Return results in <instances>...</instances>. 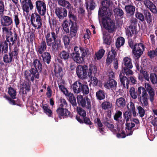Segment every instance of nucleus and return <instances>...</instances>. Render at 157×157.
<instances>
[{
	"mask_svg": "<svg viewBox=\"0 0 157 157\" xmlns=\"http://www.w3.org/2000/svg\"><path fill=\"white\" fill-rule=\"evenodd\" d=\"M97 67L92 64H90L88 67L86 65H79L76 68V73L78 77L81 79H86L89 78H91L93 75L97 73Z\"/></svg>",
	"mask_w": 157,
	"mask_h": 157,
	"instance_id": "f257e3e1",
	"label": "nucleus"
},
{
	"mask_svg": "<svg viewBox=\"0 0 157 157\" xmlns=\"http://www.w3.org/2000/svg\"><path fill=\"white\" fill-rule=\"evenodd\" d=\"M7 27L3 26L2 28V33L3 35L6 36V40L9 43V45L10 47L13 45L17 39L19 40V39L16 32L14 31L13 33L12 32L11 29H9Z\"/></svg>",
	"mask_w": 157,
	"mask_h": 157,
	"instance_id": "f03ea898",
	"label": "nucleus"
},
{
	"mask_svg": "<svg viewBox=\"0 0 157 157\" xmlns=\"http://www.w3.org/2000/svg\"><path fill=\"white\" fill-rule=\"evenodd\" d=\"M110 1L108 0H104L101 2V6L98 10V15L99 21L101 17L105 16H111L113 14V11L109 8Z\"/></svg>",
	"mask_w": 157,
	"mask_h": 157,
	"instance_id": "7ed1b4c3",
	"label": "nucleus"
},
{
	"mask_svg": "<svg viewBox=\"0 0 157 157\" xmlns=\"http://www.w3.org/2000/svg\"><path fill=\"white\" fill-rule=\"evenodd\" d=\"M137 93L139 101L141 103L143 107H148L149 96L145 88L143 86L138 88Z\"/></svg>",
	"mask_w": 157,
	"mask_h": 157,
	"instance_id": "20e7f679",
	"label": "nucleus"
},
{
	"mask_svg": "<svg viewBox=\"0 0 157 157\" xmlns=\"http://www.w3.org/2000/svg\"><path fill=\"white\" fill-rule=\"evenodd\" d=\"M111 16H105L101 17L103 27L109 33L114 32L116 29L115 22L110 18Z\"/></svg>",
	"mask_w": 157,
	"mask_h": 157,
	"instance_id": "39448f33",
	"label": "nucleus"
},
{
	"mask_svg": "<svg viewBox=\"0 0 157 157\" xmlns=\"http://www.w3.org/2000/svg\"><path fill=\"white\" fill-rule=\"evenodd\" d=\"M19 49L17 45H14L13 51H10L9 54H5L3 57V61L6 63H9L14 61V59H18Z\"/></svg>",
	"mask_w": 157,
	"mask_h": 157,
	"instance_id": "423d86ee",
	"label": "nucleus"
},
{
	"mask_svg": "<svg viewBox=\"0 0 157 157\" xmlns=\"http://www.w3.org/2000/svg\"><path fill=\"white\" fill-rule=\"evenodd\" d=\"M77 100L78 105L82 108L86 107L90 110L91 109V105L90 99L87 96L83 97V96L78 95L77 96Z\"/></svg>",
	"mask_w": 157,
	"mask_h": 157,
	"instance_id": "0eeeda50",
	"label": "nucleus"
},
{
	"mask_svg": "<svg viewBox=\"0 0 157 157\" xmlns=\"http://www.w3.org/2000/svg\"><path fill=\"white\" fill-rule=\"evenodd\" d=\"M25 79L29 81L33 82L34 78L38 79L39 77V72L38 70L31 67L29 70H26L24 73Z\"/></svg>",
	"mask_w": 157,
	"mask_h": 157,
	"instance_id": "6e6552de",
	"label": "nucleus"
},
{
	"mask_svg": "<svg viewBox=\"0 0 157 157\" xmlns=\"http://www.w3.org/2000/svg\"><path fill=\"white\" fill-rule=\"evenodd\" d=\"M40 15L36 13H33L31 15L30 18L31 24L35 29H39L42 26V20Z\"/></svg>",
	"mask_w": 157,
	"mask_h": 157,
	"instance_id": "1a4fd4ad",
	"label": "nucleus"
},
{
	"mask_svg": "<svg viewBox=\"0 0 157 157\" xmlns=\"http://www.w3.org/2000/svg\"><path fill=\"white\" fill-rule=\"evenodd\" d=\"M123 63L122 66V71L126 75H132L133 71L131 70L133 67L132 60L128 57H125L123 59Z\"/></svg>",
	"mask_w": 157,
	"mask_h": 157,
	"instance_id": "9d476101",
	"label": "nucleus"
},
{
	"mask_svg": "<svg viewBox=\"0 0 157 157\" xmlns=\"http://www.w3.org/2000/svg\"><path fill=\"white\" fill-rule=\"evenodd\" d=\"M56 112L59 118L60 119L67 118L68 117L71 118L73 117L67 108H57L56 110Z\"/></svg>",
	"mask_w": 157,
	"mask_h": 157,
	"instance_id": "9b49d317",
	"label": "nucleus"
},
{
	"mask_svg": "<svg viewBox=\"0 0 157 157\" xmlns=\"http://www.w3.org/2000/svg\"><path fill=\"white\" fill-rule=\"evenodd\" d=\"M46 39V42L47 45H51V42L59 39L58 37V35L56 34L54 31H52L51 32L47 31L44 34Z\"/></svg>",
	"mask_w": 157,
	"mask_h": 157,
	"instance_id": "f8f14e48",
	"label": "nucleus"
},
{
	"mask_svg": "<svg viewBox=\"0 0 157 157\" xmlns=\"http://www.w3.org/2000/svg\"><path fill=\"white\" fill-rule=\"evenodd\" d=\"M36 8L38 13L41 16H44L46 10V5L43 1L38 0L35 2Z\"/></svg>",
	"mask_w": 157,
	"mask_h": 157,
	"instance_id": "ddd939ff",
	"label": "nucleus"
},
{
	"mask_svg": "<svg viewBox=\"0 0 157 157\" xmlns=\"http://www.w3.org/2000/svg\"><path fill=\"white\" fill-rule=\"evenodd\" d=\"M11 14L10 12L8 14V16L3 15L1 17L0 22L2 26H9L13 24Z\"/></svg>",
	"mask_w": 157,
	"mask_h": 157,
	"instance_id": "4468645a",
	"label": "nucleus"
},
{
	"mask_svg": "<svg viewBox=\"0 0 157 157\" xmlns=\"http://www.w3.org/2000/svg\"><path fill=\"white\" fill-rule=\"evenodd\" d=\"M21 5L24 11L29 13V10H32L34 7L31 0H20Z\"/></svg>",
	"mask_w": 157,
	"mask_h": 157,
	"instance_id": "2eb2a0df",
	"label": "nucleus"
},
{
	"mask_svg": "<svg viewBox=\"0 0 157 157\" xmlns=\"http://www.w3.org/2000/svg\"><path fill=\"white\" fill-rule=\"evenodd\" d=\"M55 12L60 21V20L63 19L67 15V11L64 8L60 7L56 8Z\"/></svg>",
	"mask_w": 157,
	"mask_h": 157,
	"instance_id": "dca6fc26",
	"label": "nucleus"
},
{
	"mask_svg": "<svg viewBox=\"0 0 157 157\" xmlns=\"http://www.w3.org/2000/svg\"><path fill=\"white\" fill-rule=\"evenodd\" d=\"M47 43L44 40H42L36 48V51L38 56L43 53L46 50L47 46Z\"/></svg>",
	"mask_w": 157,
	"mask_h": 157,
	"instance_id": "f3484780",
	"label": "nucleus"
},
{
	"mask_svg": "<svg viewBox=\"0 0 157 157\" xmlns=\"http://www.w3.org/2000/svg\"><path fill=\"white\" fill-rule=\"evenodd\" d=\"M145 90L146 92L148 93L149 99L151 103L153 102L154 97L155 95L154 90L152 87L151 85L149 83L145 85Z\"/></svg>",
	"mask_w": 157,
	"mask_h": 157,
	"instance_id": "a211bd4d",
	"label": "nucleus"
},
{
	"mask_svg": "<svg viewBox=\"0 0 157 157\" xmlns=\"http://www.w3.org/2000/svg\"><path fill=\"white\" fill-rule=\"evenodd\" d=\"M117 82L113 79H108L107 82L104 84L105 87L109 89L116 90L117 88Z\"/></svg>",
	"mask_w": 157,
	"mask_h": 157,
	"instance_id": "6ab92c4d",
	"label": "nucleus"
},
{
	"mask_svg": "<svg viewBox=\"0 0 157 157\" xmlns=\"http://www.w3.org/2000/svg\"><path fill=\"white\" fill-rule=\"evenodd\" d=\"M116 52L115 50L113 48H112L111 51H109L107 56L106 60V63L108 65L110 64L112 61L113 59L114 60L116 59Z\"/></svg>",
	"mask_w": 157,
	"mask_h": 157,
	"instance_id": "aec40b11",
	"label": "nucleus"
},
{
	"mask_svg": "<svg viewBox=\"0 0 157 157\" xmlns=\"http://www.w3.org/2000/svg\"><path fill=\"white\" fill-rule=\"evenodd\" d=\"M69 25H71L70 28V33L69 34L70 37L72 38L75 37L77 34L78 28L77 24L75 22H71L69 23Z\"/></svg>",
	"mask_w": 157,
	"mask_h": 157,
	"instance_id": "412c9836",
	"label": "nucleus"
},
{
	"mask_svg": "<svg viewBox=\"0 0 157 157\" xmlns=\"http://www.w3.org/2000/svg\"><path fill=\"white\" fill-rule=\"evenodd\" d=\"M144 4L153 13H156V7L153 3L150 0H145L144 1Z\"/></svg>",
	"mask_w": 157,
	"mask_h": 157,
	"instance_id": "4be33fe9",
	"label": "nucleus"
},
{
	"mask_svg": "<svg viewBox=\"0 0 157 157\" xmlns=\"http://www.w3.org/2000/svg\"><path fill=\"white\" fill-rule=\"evenodd\" d=\"M124 9L127 16L131 17L133 16L135 11V7L134 6L132 5H126L125 6Z\"/></svg>",
	"mask_w": 157,
	"mask_h": 157,
	"instance_id": "5701e85b",
	"label": "nucleus"
},
{
	"mask_svg": "<svg viewBox=\"0 0 157 157\" xmlns=\"http://www.w3.org/2000/svg\"><path fill=\"white\" fill-rule=\"evenodd\" d=\"M119 77L121 85H123V87L124 88L126 87V86L127 89H128L129 87V80L126 77L123 76L121 74H120Z\"/></svg>",
	"mask_w": 157,
	"mask_h": 157,
	"instance_id": "b1692460",
	"label": "nucleus"
},
{
	"mask_svg": "<svg viewBox=\"0 0 157 157\" xmlns=\"http://www.w3.org/2000/svg\"><path fill=\"white\" fill-rule=\"evenodd\" d=\"M42 58L45 64L49 65L51 62V56L50 53L45 52L40 55Z\"/></svg>",
	"mask_w": 157,
	"mask_h": 157,
	"instance_id": "393cba45",
	"label": "nucleus"
},
{
	"mask_svg": "<svg viewBox=\"0 0 157 157\" xmlns=\"http://www.w3.org/2000/svg\"><path fill=\"white\" fill-rule=\"evenodd\" d=\"M48 47H52V49L53 51H58V48L61 46V40L60 39L51 42V45H47Z\"/></svg>",
	"mask_w": 157,
	"mask_h": 157,
	"instance_id": "a878e982",
	"label": "nucleus"
},
{
	"mask_svg": "<svg viewBox=\"0 0 157 157\" xmlns=\"http://www.w3.org/2000/svg\"><path fill=\"white\" fill-rule=\"evenodd\" d=\"M8 41L6 40L4 41L0 42V54L1 52L2 53L6 54L8 51Z\"/></svg>",
	"mask_w": 157,
	"mask_h": 157,
	"instance_id": "bb28decb",
	"label": "nucleus"
},
{
	"mask_svg": "<svg viewBox=\"0 0 157 157\" xmlns=\"http://www.w3.org/2000/svg\"><path fill=\"white\" fill-rule=\"evenodd\" d=\"M82 83L80 82L76 81L75 82L72 86L73 90L75 94H78L80 92V88Z\"/></svg>",
	"mask_w": 157,
	"mask_h": 157,
	"instance_id": "cd10ccee",
	"label": "nucleus"
},
{
	"mask_svg": "<svg viewBox=\"0 0 157 157\" xmlns=\"http://www.w3.org/2000/svg\"><path fill=\"white\" fill-rule=\"evenodd\" d=\"M71 56L72 59L77 63L82 64L84 61L83 58L81 56H80V54H75V55H71Z\"/></svg>",
	"mask_w": 157,
	"mask_h": 157,
	"instance_id": "c85d7f7f",
	"label": "nucleus"
},
{
	"mask_svg": "<svg viewBox=\"0 0 157 157\" xmlns=\"http://www.w3.org/2000/svg\"><path fill=\"white\" fill-rule=\"evenodd\" d=\"M59 55L61 59L67 62L71 57L70 55V51H66L65 50H63L60 52Z\"/></svg>",
	"mask_w": 157,
	"mask_h": 157,
	"instance_id": "c756f323",
	"label": "nucleus"
},
{
	"mask_svg": "<svg viewBox=\"0 0 157 157\" xmlns=\"http://www.w3.org/2000/svg\"><path fill=\"white\" fill-rule=\"evenodd\" d=\"M33 65L34 67V69H36L37 70V69H38L39 72L41 71L42 69V65L40 60L38 59H34L33 63Z\"/></svg>",
	"mask_w": 157,
	"mask_h": 157,
	"instance_id": "7c9ffc66",
	"label": "nucleus"
},
{
	"mask_svg": "<svg viewBox=\"0 0 157 157\" xmlns=\"http://www.w3.org/2000/svg\"><path fill=\"white\" fill-rule=\"evenodd\" d=\"M136 28L134 27L129 26L126 32V34L128 37H132L134 34H136Z\"/></svg>",
	"mask_w": 157,
	"mask_h": 157,
	"instance_id": "2f4dec72",
	"label": "nucleus"
},
{
	"mask_svg": "<svg viewBox=\"0 0 157 157\" xmlns=\"http://www.w3.org/2000/svg\"><path fill=\"white\" fill-rule=\"evenodd\" d=\"M143 13L147 23L150 24L152 22V17L150 12L147 10H144L143 11Z\"/></svg>",
	"mask_w": 157,
	"mask_h": 157,
	"instance_id": "473e14b6",
	"label": "nucleus"
},
{
	"mask_svg": "<svg viewBox=\"0 0 157 157\" xmlns=\"http://www.w3.org/2000/svg\"><path fill=\"white\" fill-rule=\"evenodd\" d=\"M106 93L104 90H99L96 93V97L97 99L101 100L105 98Z\"/></svg>",
	"mask_w": 157,
	"mask_h": 157,
	"instance_id": "72a5a7b5",
	"label": "nucleus"
},
{
	"mask_svg": "<svg viewBox=\"0 0 157 157\" xmlns=\"http://www.w3.org/2000/svg\"><path fill=\"white\" fill-rule=\"evenodd\" d=\"M144 50L140 49L136 50H132V52L134 55V58L136 60H138L143 54Z\"/></svg>",
	"mask_w": 157,
	"mask_h": 157,
	"instance_id": "f704fd0d",
	"label": "nucleus"
},
{
	"mask_svg": "<svg viewBox=\"0 0 157 157\" xmlns=\"http://www.w3.org/2000/svg\"><path fill=\"white\" fill-rule=\"evenodd\" d=\"M85 4L87 10L88 9L89 4V9L90 10H94L96 6V5L94 2V0H89V4L88 1H86Z\"/></svg>",
	"mask_w": 157,
	"mask_h": 157,
	"instance_id": "c9c22d12",
	"label": "nucleus"
},
{
	"mask_svg": "<svg viewBox=\"0 0 157 157\" xmlns=\"http://www.w3.org/2000/svg\"><path fill=\"white\" fill-rule=\"evenodd\" d=\"M42 108L44 110V112L49 117H52L53 115L51 109L49 108V106L46 104H42Z\"/></svg>",
	"mask_w": 157,
	"mask_h": 157,
	"instance_id": "e433bc0d",
	"label": "nucleus"
},
{
	"mask_svg": "<svg viewBox=\"0 0 157 157\" xmlns=\"http://www.w3.org/2000/svg\"><path fill=\"white\" fill-rule=\"evenodd\" d=\"M68 17L70 19V22H67V23H69V24L71 22H76L77 18L76 16L74 15L73 10H71L70 9V10L69 11Z\"/></svg>",
	"mask_w": 157,
	"mask_h": 157,
	"instance_id": "4c0bfd02",
	"label": "nucleus"
},
{
	"mask_svg": "<svg viewBox=\"0 0 157 157\" xmlns=\"http://www.w3.org/2000/svg\"><path fill=\"white\" fill-rule=\"evenodd\" d=\"M102 109L104 110L110 109L112 107L111 102L109 101H104L101 104Z\"/></svg>",
	"mask_w": 157,
	"mask_h": 157,
	"instance_id": "58836bf2",
	"label": "nucleus"
},
{
	"mask_svg": "<svg viewBox=\"0 0 157 157\" xmlns=\"http://www.w3.org/2000/svg\"><path fill=\"white\" fill-rule=\"evenodd\" d=\"M117 132L114 133L116 134V136L118 138H124L126 137V134L124 130H121L120 133L119 132L120 130V128L118 127L117 128Z\"/></svg>",
	"mask_w": 157,
	"mask_h": 157,
	"instance_id": "ea45409f",
	"label": "nucleus"
},
{
	"mask_svg": "<svg viewBox=\"0 0 157 157\" xmlns=\"http://www.w3.org/2000/svg\"><path fill=\"white\" fill-rule=\"evenodd\" d=\"M54 66L55 68L54 71L55 74L56 75L58 74L59 76H62L63 75L62 68L59 65L57 66L55 65Z\"/></svg>",
	"mask_w": 157,
	"mask_h": 157,
	"instance_id": "a19ab883",
	"label": "nucleus"
},
{
	"mask_svg": "<svg viewBox=\"0 0 157 157\" xmlns=\"http://www.w3.org/2000/svg\"><path fill=\"white\" fill-rule=\"evenodd\" d=\"M81 92H82L84 95L88 94L89 93V89L88 86L82 83L80 88Z\"/></svg>",
	"mask_w": 157,
	"mask_h": 157,
	"instance_id": "79ce46f5",
	"label": "nucleus"
},
{
	"mask_svg": "<svg viewBox=\"0 0 157 157\" xmlns=\"http://www.w3.org/2000/svg\"><path fill=\"white\" fill-rule=\"evenodd\" d=\"M68 96L70 101L73 106H76L77 103L76 101V99L75 97L74 94L71 93H68L67 94V95Z\"/></svg>",
	"mask_w": 157,
	"mask_h": 157,
	"instance_id": "37998d69",
	"label": "nucleus"
},
{
	"mask_svg": "<svg viewBox=\"0 0 157 157\" xmlns=\"http://www.w3.org/2000/svg\"><path fill=\"white\" fill-rule=\"evenodd\" d=\"M125 42L124 39L122 37H118L117 38L116 42V46L117 48H119L123 45Z\"/></svg>",
	"mask_w": 157,
	"mask_h": 157,
	"instance_id": "c03bdc74",
	"label": "nucleus"
},
{
	"mask_svg": "<svg viewBox=\"0 0 157 157\" xmlns=\"http://www.w3.org/2000/svg\"><path fill=\"white\" fill-rule=\"evenodd\" d=\"M116 104L119 107H124L125 105V101L123 97L120 98L116 100Z\"/></svg>",
	"mask_w": 157,
	"mask_h": 157,
	"instance_id": "a18cd8bd",
	"label": "nucleus"
},
{
	"mask_svg": "<svg viewBox=\"0 0 157 157\" xmlns=\"http://www.w3.org/2000/svg\"><path fill=\"white\" fill-rule=\"evenodd\" d=\"M59 104L57 108H67V103L66 100L63 98H60L59 100Z\"/></svg>",
	"mask_w": 157,
	"mask_h": 157,
	"instance_id": "49530a36",
	"label": "nucleus"
},
{
	"mask_svg": "<svg viewBox=\"0 0 157 157\" xmlns=\"http://www.w3.org/2000/svg\"><path fill=\"white\" fill-rule=\"evenodd\" d=\"M20 16L18 13H14L13 15L14 22L16 27H18L20 22Z\"/></svg>",
	"mask_w": 157,
	"mask_h": 157,
	"instance_id": "de8ad7c7",
	"label": "nucleus"
},
{
	"mask_svg": "<svg viewBox=\"0 0 157 157\" xmlns=\"http://www.w3.org/2000/svg\"><path fill=\"white\" fill-rule=\"evenodd\" d=\"M122 113L120 110L116 111V112L114 116V119L115 121L119 122L120 120L122 118Z\"/></svg>",
	"mask_w": 157,
	"mask_h": 157,
	"instance_id": "09e8293b",
	"label": "nucleus"
},
{
	"mask_svg": "<svg viewBox=\"0 0 157 157\" xmlns=\"http://www.w3.org/2000/svg\"><path fill=\"white\" fill-rule=\"evenodd\" d=\"M8 93L12 99L15 98L16 95V91L14 89L10 86L8 88Z\"/></svg>",
	"mask_w": 157,
	"mask_h": 157,
	"instance_id": "8fccbe9b",
	"label": "nucleus"
},
{
	"mask_svg": "<svg viewBox=\"0 0 157 157\" xmlns=\"http://www.w3.org/2000/svg\"><path fill=\"white\" fill-rule=\"evenodd\" d=\"M67 36L64 35L63 37V40L64 42L65 48H67L69 45L70 40L69 38Z\"/></svg>",
	"mask_w": 157,
	"mask_h": 157,
	"instance_id": "3c124183",
	"label": "nucleus"
},
{
	"mask_svg": "<svg viewBox=\"0 0 157 157\" xmlns=\"http://www.w3.org/2000/svg\"><path fill=\"white\" fill-rule=\"evenodd\" d=\"M129 93L132 98L134 99L137 98V94H138V93L137 92H136L135 89L134 87H131L129 90Z\"/></svg>",
	"mask_w": 157,
	"mask_h": 157,
	"instance_id": "603ef678",
	"label": "nucleus"
},
{
	"mask_svg": "<svg viewBox=\"0 0 157 157\" xmlns=\"http://www.w3.org/2000/svg\"><path fill=\"white\" fill-rule=\"evenodd\" d=\"M78 113L81 116L83 117H86V112L85 110L83 109L80 106H78L77 107L76 109Z\"/></svg>",
	"mask_w": 157,
	"mask_h": 157,
	"instance_id": "864d4df0",
	"label": "nucleus"
},
{
	"mask_svg": "<svg viewBox=\"0 0 157 157\" xmlns=\"http://www.w3.org/2000/svg\"><path fill=\"white\" fill-rule=\"evenodd\" d=\"M150 79L153 84H157V75L155 73H151Z\"/></svg>",
	"mask_w": 157,
	"mask_h": 157,
	"instance_id": "5fc2aeb1",
	"label": "nucleus"
},
{
	"mask_svg": "<svg viewBox=\"0 0 157 157\" xmlns=\"http://www.w3.org/2000/svg\"><path fill=\"white\" fill-rule=\"evenodd\" d=\"M144 46L142 43H135L134 44V46L132 49V50H136L140 49L141 50H144Z\"/></svg>",
	"mask_w": 157,
	"mask_h": 157,
	"instance_id": "6e6d98bb",
	"label": "nucleus"
},
{
	"mask_svg": "<svg viewBox=\"0 0 157 157\" xmlns=\"http://www.w3.org/2000/svg\"><path fill=\"white\" fill-rule=\"evenodd\" d=\"M104 125L106 126L113 133L117 132V130L114 128V126L111 121L106 124H104Z\"/></svg>",
	"mask_w": 157,
	"mask_h": 157,
	"instance_id": "4d7b16f0",
	"label": "nucleus"
},
{
	"mask_svg": "<svg viewBox=\"0 0 157 157\" xmlns=\"http://www.w3.org/2000/svg\"><path fill=\"white\" fill-rule=\"evenodd\" d=\"M105 51L103 49L99 50L97 53H95V55L98 60H99L103 57Z\"/></svg>",
	"mask_w": 157,
	"mask_h": 157,
	"instance_id": "13d9d810",
	"label": "nucleus"
},
{
	"mask_svg": "<svg viewBox=\"0 0 157 157\" xmlns=\"http://www.w3.org/2000/svg\"><path fill=\"white\" fill-rule=\"evenodd\" d=\"M114 12L117 16L121 17L124 14V12L121 8H116L114 10Z\"/></svg>",
	"mask_w": 157,
	"mask_h": 157,
	"instance_id": "bf43d9fd",
	"label": "nucleus"
},
{
	"mask_svg": "<svg viewBox=\"0 0 157 157\" xmlns=\"http://www.w3.org/2000/svg\"><path fill=\"white\" fill-rule=\"evenodd\" d=\"M143 107L139 106H137V109L138 111V113L139 114V116L141 117H143L144 115L145 112V110L143 108Z\"/></svg>",
	"mask_w": 157,
	"mask_h": 157,
	"instance_id": "052dcab7",
	"label": "nucleus"
},
{
	"mask_svg": "<svg viewBox=\"0 0 157 157\" xmlns=\"http://www.w3.org/2000/svg\"><path fill=\"white\" fill-rule=\"evenodd\" d=\"M135 16L136 18L139 19L142 22L144 21V17L143 13L136 11L135 13Z\"/></svg>",
	"mask_w": 157,
	"mask_h": 157,
	"instance_id": "680f3d73",
	"label": "nucleus"
},
{
	"mask_svg": "<svg viewBox=\"0 0 157 157\" xmlns=\"http://www.w3.org/2000/svg\"><path fill=\"white\" fill-rule=\"evenodd\" d=\"M132 113L130 111H128L125 112L124 114V117L126 119V122H128L130 119H131Z\"/></svg>",
	"mask_w": 157,
	"mask_h": 157,
	"instance_id": "e2e57ef3",
	"label": "nucleus"
},
{
	"mask_svg": "<svg viewBox=\"0 0 157 157\" xmlns=\"http://www.w3.org/2000/svg\"><path fill=\"white\" fill-rule=\"evenodd\" d=\"M140 73L142 74L143 75L145 80L148 81H149V75L148 74L147 71L143 70L142 69L140 70Z\"/></svg>",
	"mask_w": 157,
	"mask_h": 157,
	"instance_id": "0e129e2a",
	"label": "nucleus"
},
{
	"mask_svg": "<svg viewBox=\"0 0 157 157\" xmlns=\"http://www.w3.org/2000/svg\"><path fill=\"white\" fill-rule=\"evenodd\" d=\"M88 50V49L82 48H81V56L83 58V59L84 60L85 59V58L87 56V52Z\"/></svg>",
	"mask_w": 157,
	"mask_h": 157,
	"instance_id": "69168bd1",
	"label": "nucleus"
},
{
	"mask_svg": "<svg viewBox=\"0 0 157 157\" xmlns=\"http://www.w3.org/2000/svg\"><path fill=\"white\" fill-rule=\"evenodd\" d=\"M5 10V6L4 2L2 1H0V18L4 15V11Z\"/></svg>",
	"mask_w": 157,
	"mask_h": 157,
	"instance_id": "338daca9",
	"label": "nucleus"
},
{
	"mask_svg": "<svg viewBox=\"0 0 157 157\" xmlns=\"http://www.w3.org/2000/svg\"><path fill=\"white\" fill-rule=\"evenodd\" d=\"M104 43L107 45H110L111 43L112 38L110 36L104 37L103 38Z\"/></svg>",
	"mask_w": 157,
	"mask_h": 157,
	"instance_id": "774afa93",
	"label": "nucleus"
}]
</instances>
